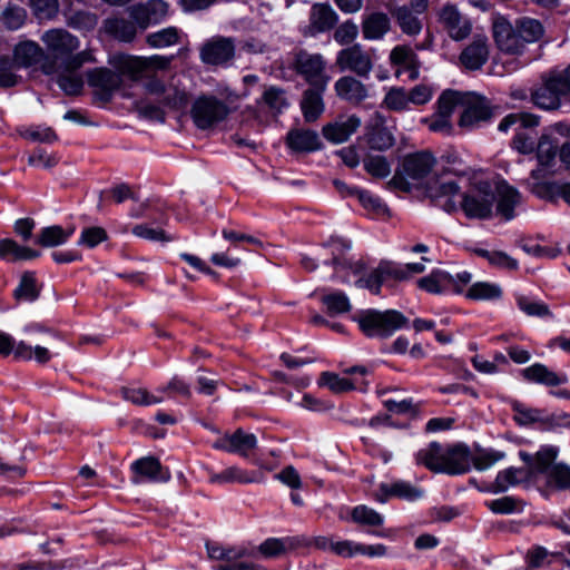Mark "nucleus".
I'll return each mask as SVG.
<instances>
[{
  "instance_id": "nucleus-31",
  "label": "nucleus",
  "mask_w": 570,
  "mask_h": 570,
  "mask_svg": "<svg viewBox=\"0 0 570 570\" xmlns=\"http://www.w3.org/2000/svg\"><path fill=\"white\" fill-rule=\"evenodd\" d=\"M497 191L499 197L497 206L498 213L502 215L507 220L512 219L514 217L513 209L521 202L520 193L505 183L499 184Z\"/></svg>"
},
{
  "instance_id": "nucleus-19",
  "label": "nucleus",
  "mask_w": 570,
  "mask_h": 570,
  "mask_svg": "<svg viewBox=\"0 0 570 570\" xmlns=\"http://www.w3.org/2000/svg\"><path fill=\"white\" fill-rule=\"evenodd\" d=\"M540 451L552 452L551 459L547 461L542 471H538V475L546 476V484L557 490L570 489V466L564 463H554L558 456V449L554 446H546Z\"/></svg>"
},
{
  "instance_id": "nucleus-27",
  "label": "nucleus",
  "mask_w": 570,
  "mask_h": 570,
  "mask_svg": "<svg viewBox=\"0 0 570 570\" xmlns=\"http://www.w3.org/2000/svg\"><path fill=\"white\" fill-rule=\"evenodd\" d=\"M391 29V20L384 12L375 11L364 16L362 33L366 40H380Z\"/></svg>"
},
{
  "instance_id": "nucleus-48",
  "label": "nucleus",
  "mask_w": 570,
  "mask_h": 570,
  "mask_svg": "<svg viewBox=\"0 0 570 570\" xmlns=\"http://www.w3.org/2000/svg\"><path fill=\"white\" fill-rule=\"evenodd\" d=\"M258 481L256 475H249L245 471L230 466L220 473L212 475L210 482L223 483V482H239V483H252Z\"/></svg>"
},
{
  "instance_id": "nucleus-38",
  "label": "nucleus",
  "mask_w": 570,
  "mask_h": 570,
  "mask_svg": "<svg viewBox=\"0 0 570 570\" xmlns=\"http://www.w3.org/2000/svg\"><path fill=\"white\" fill-rule=\"evenodd\" d=\"M206 548L210 559L223 560L226 562L225 564L254 556L253 551L246 548L224 547L217 543H207Z\"/></svg>"
},
{
  "instance_id": "nucleus-21",
  "label": "nucleus",
  "mask_w": 570,
  "mask_h": 570,
  "mask_svg": "<svg viewBox=\"0 0 570 570\" xmlns=\"http://www.w3.org/2000/svg\"><path fill=\"white\" fill-rule=\"evenodd\" d=\"M338 17L327 3H314L309 12V23L304 29V36L313 37L330 31L337 23Z\"/></svg>"
},
{
  "instance_id": "nucleus-2",
  "label": "nucleus",
  "mask_w": 570,
  "mask_h": 570,
  "mask_svg": "<svg viewBox=\"0 0 570 570\" xmlns=\"http://www.w3.org/2000/svg\"><path fill=\"white\" fill-rule=\"evenodd\" d=\"M416 461L433 472L460 474L470 468V451L463 444L444 449L438 442H432L428 448L419 451Z\"/></svg>"
},
{
  "instance_id": "nucleus-63",
  "label": "nucleus",
  "mask_w": 570,
  "mask_h": 570,
  "mask_svg": "<svg viewBox=\"0 0 570 570\" xmlns=\"http://www.w3.org/2000/svg\"><path fill=\"white\" fill-rule=\"evenodd\" d=\"M258 552L265 558L279 557L286 552V541L276 538L267 539L259 544Z\"/></svg>"
},
{
  "instance_id": "nucleus-22",
  "label": "nucleus",
  "mask_w": 570,
  "mask_h": 570,
  "mask_svg": "<svg viewBox=\"0 0 570 570\" xmlns=\"http://www.w3.org/2000/svg\"><path fill=\"white\" fill-rule=\"evenodd\" d=\"M489 59L488 39L476 36L473 41L466 46L461 55V63L469 70H479Z\"/></svg>"
},
{
  "instance_id": "nucleus-15",
  "label": "nucleus",
  "mask_w": 570,
  "mask_h": 570,
  "mask_svg": "<svg viewBox=\"0 0 570 570\" xmlns=\"http://www.w3.org/2000/svg\"><path fill=\"white\" fill-rule=\"evenodd\" d=\"M120 75H122L120 71L117 73L108 68H94L87 72L88 85L94 89V95L99 101L106 104L111 100L122 83Z\"/></svg>"
},
{
  "instance_id": "nucleus-64",
  "label": "nucleus",
  "mask_w": 570,
  "mask_h": 570,
  "mask_svg": "<svg viewBox=\"0 0 570 570\" xmlns=\"http://www.w3.org/2000/svg\"><path fill=\"white\" fill-rule=\"evenodd\" d=\"M106 239H107L106 230L102 227L94 226V227L85 228L81 232L79 245H85L87 247L92 248Z\"/></svg>"
},
{
  "instance_id": "nucleus-8",
  "label": "nucleus",
  "mask_w": 570,
  "mask_h": 570,
  "mask_svg": "<svg viewBox=\"0 0 570 570\" xmlns=\"http://www.w3.org/2000/svg\"><path fill=\"white\" fill-rule=\"evenodd\" d=\"M493 203L491 185L482 181L463 195L461 207L468 218L485 219L492 214Z\"/></svg>"
},
{
  "instance_id": "nucleus-47",
  "label": "nucleus",
  "mask_w": 570,
  "mask_h": 570,
  "mask_svg": "<svg viewBox=\"0 0 570 570\" xmlns=\"http://www.w3.org/2000/svg\"><path fill=\"white\" fill-rule=\"evenodd\" d=\"M363 165L366 173L374 178H385L391 174L390 163L381 155H366Z\"/></svg>"
},
{
  "instance_id": "nucleus-40",
  "label": "nucleus",
  "mask_w": 570,
  "mask_h": 570,
  "mask_svg": "<svg viewBox=\"0 0 570 570\" xmlns=\"http://www.w3.org/2000/svg\"><path fill=\"white\" fill-rule=\"evenodd\" d=\"M65 16L67 26L77 30L90 31L98 23L97 14L87 10H69Z\"/></svg>"
},
{
  "instance_id": "nucleus-33",
  "label": "nucleus",
  "mask_w": 570,
  "mask_h": 570,
  "mask_svg": "<svg viewBox=\"0 0 570 570\" xmlns=\"http://www.w3.org/2000/svg\"><path fill=\"white\" fill-rule=\"evenodd\" d=\"M42 58V48L33 41H23L14 47L13 61L18 68L33 66L41 61Z\"/></svg>"
},
{
  "instance_id": "nucleus-9",
  "label": "nucleus",
  "mask_w": 570,
  "mask_h": 570,
  "mask_svg": "<svg viewBox=\"0 0 570 570\" xmlns=\"http://www.w3.org/2000/svg\"><path fill=\"white\" fill-rule=\"evenodd\" d=\"M569 95L562 75L551 72L542 83L532 91L531 98L535 106L546 110H556L561 106V97Z\"/></svg>"
},
{
  "instance_id": "nucleus-34",
  "label": "nucleus",
  "mask_w": 570,
  "mask_h": 570,
  "mask_svg": "<svg viewBox=\"0 0 570 570\" xmlns=\"http://www.w3.org/2000/svg\"><path fill=\"white\" fill-rule=\"evenodd\" d=\"M525 380L544 384L547 386H558L566 382L564 376L558 375L556 372L550 371L546 365L537 363L522 371Z\"/></svg>"
},
{
  "instance_id": "nucleus-61",
  "label": "nucleus",
  "mask_w": 570,
  "mask_h": 570,
  "mask_svg": "<svg viewBox=\"0 0 570 570\" xmlns=\"http://www.w3.org/2000/svg\"><path fill=\"white\" fill-rule=\"evenodd\" d=\"M20 135L24 139L43 144H51L56 141L58 138L56 132L51 128L41 127L27 128L24 130H21Z\"/></svg>"
},
{
  "instance_id": "nucleus-20",
  "label": "nucleus",
  "mask_w": 570,
  "mask_h": 570,
  "mask_svg": "<svg viewBox=\"0 0 570 570\" xmlns=\"http://www.w3.org/2000/svg\"><path fill=\"white\" fill-rule=\"evenodd\" d=\"M364 138L367 146L377 151H385L395 144V138L385 126V118L380 112H376L366 126Z\"/></svg>"
},
{
  "instance_id": "nucleus-50",
  "label": "nucleus",
  "mask_w": 570,
  "mask_h": 570,
  "mask_svg": "<svg viewBox=\"0 0 570 570\" xmlns=\"http://www.w3.org/2000/svg\"><path fill=\"white\" fill-rule=\"evenodd\" d=\"M464 94L453 90L444 91L438 100L436 114L450 118L458 105L463 104Z\"/></svg>"
},
{
  "instance_id": "nucleus-6",
  "label": "nucleus",
  "mask_w": 570,
  "mask_h": 570,
  "mask_svg": "<svg viewBox=\"0 0 570 570\" xmlns=\"http://www.w3.org/2000/svg\"><path fill=\"white\" fill-rule=\"evenodd\" d=\"M354 320L361 331L368 337H390L395 331L407 325L409 320L399 311L366 309L360 312Z\"/></svg>"
},
{
  "instance_id": "nucleus-10",
  "label": "nucleus",
  "mask_w": 570,
  "mask_h": 570,
  "mask_svg": "<svg viewBox=\"0 0 570 570\" xmlns=\"http://www.w3.org/2000/svg\"><path fill=\"white\" fill-rule=\"evenodd\" d=\"M228 114L227 105L213 96L199 97L191 108V117L199 129L212 128L223 121Z\"/></svg>"
},
{
  "instance_id": "nucleus-58",
  "label": "nucleus",
  "mask_w": 570,
  "mask_h": 570,
  "mask_svg": "<svg viewBox=\"0 0 570 570\" xmlns=\"http://www.w3.org/2000/svg\"><path fill=\"white\" fill-rule=\"evenodd\" d=\"M557 156V146H554L548 136L539 139L537 147V158L541 166L550 167Z\"/></svg>"
},
{
  "instance_id": "nucleus-14",
  "label": "nucleus",
  "mask_w": 570,
  "mask_h": 570,
  "mask_svg": "<svg viewBox=\"0 0 570 570\" xmlns=\"http://www.w3.org/2000/svg\"><path fill=\"white\" fill-rule=\"evenodd\" d=\"M462 106L464 110L459 120L461 128L472 129L481 122L490 120L493 116L490 101L473 92L464 94Z\"/></svg>"
},
{
  "instance_id": "nucleus-35",
  "label": "nucleus",
  "mask_w": 570,
  "mask_h": 570,
  "mask_svg": "<svg viewBox=\"0 0 570 570\" xmlns=\"http://www.w3.org/2000/svg\"><path fill=\"white\" fill-rule=\"evenodd\" d=\"M257 105L267 108L268 114L275 118L288 106L286 91L278 87H268L264 90Z\"/></svg>"
},
{
  "instance_id": "nucleus-18",
  "label": "nucleus",
  "mask_w": 570,
  "mask_h": 570,
  "mask_svg": "<svg viewBox=\"0 0 570 570\" xmlns=\"http://www.w3.org/2000/svg\"><path fill=\"white\" fill-rule=\"evenodd\" d=\"M128 13L140 30H146L150 24L160 22L168 14V3L164 0H148L145 3L131 6Z\"/></svg>"
},
{
  "instance_id": "nucleus-7",
  "label": "nucleus",
  "mask_w": 570,
  "mask_h": 570,
  "mask_svg": "<svg viewBox=\"0 0 570 570\" xmlns=\"http://www.w3.org/2000/svg\"><path fill=\"white\" fill-rule=\"evenodd\" d=\"M292 60V69L301 76L309 86L326 88L330 76L326 73V61L321 53H313L306 49H295Z\"/></svg>"
},
{
  "instance_id": "nucleus-16",
  "label": "nucleus",
  "mask_w": 570,
  "mask_h": 570,
  "mask_svg": "<svg viewBox=\"0 0 570 570\" xmlns=\"http://www.w3.org/2000/svg\"><path fill=\"white\" fill-rule=\"evenodd\" d=\"M493 38L497 47L509 55H521L524 51V45L519 37L517 23L512 24L508 19L498 16L492 22Z\"/></svg>"
},
{
  "instance_id": "nucleus-28",
  "label": "nucleus",
  "mask_w": 570,
  "mask_h": 570,
  "mask_svg": "<svg viewBox=\"0 0 570 570\" xmlns=\"http://www.w3.org/2000/svg\"><path fill=\"white\" fill-rule=\"evenodd\" d=\"M287 146L297 153H311L321 148L322 142L316 131L292 129L286 137Z\"/></svg>"
},
{
  "instance_id": "nucleus-49",
  "label": "nucleus",
  "mask_w": 570,
  "mask_h": 570,
  "mask_svg": "<svg viewBox=\"0 0 570 570\" xmlns=\"http://www.w3.org/2000/svg\"><path fill=\"white\" fill-rule=\"evenodd\" d=\"M382 106L392 111H402L409 108L407 91L393 87L386 92Z\"/></svg>"
},
{
  "instance_id": "nucleus-26",
  "label": "nucleus",
  "mask_w": 570,
  "mask_h": 570,
  "mask_svg": "<svg viewBox=\"0 0 570 570\" xmlns=\"http://www.w3.org/2000/svg\"><path fill=\"white\" fill-rule=\"evenodd\" d=\"M334 88L340 98L352 104H360L368 96L366 86L352 76L340 78Z\"/></svg>"
},
{
  "instance_id": "nucleus-57",
  "label": "nucleus",
  "mask_w": 570,
  "mask_h": 570,
  "mask_svg": "<svg viewBox=\"0 0 570 570\" xmlns=\"http://www.w3.org/2000/svg\"><path fill=\"white\" fill-rule=\"evenodd\" d=\"M322 302L326 306L327 313L331 315L346 313L351 309L350 301L343 293L325 295Z\"/></svg>"
},
{
  "instance_id": "nucleus-23",
  "label": "nucleus",
  "mask_w": 570,
  "mask_h": 570,
  "mask_svg": "<svg viewBox=\"0 0 570 570\" xmlns=\"http://www.w3.org/2000/svg\"><path fill=\"white\" fill-rule=\"evenodd\" d=\"M361 126V119L355 116L340 118L323 127V136L331 142L341 144L346 141Z\"/></svg>"
},
{
  "instance_id": "nucleus-53",
  "label": "nucleus",
  "mask_w": 570,
  "mask_h": 570,
  "mask_svg": "<svg viewBox=\"0 0 570 570\" xmlns=\"http://www.w3.org/2000/svg\"><path fill=\"white\" fill-rule=\"evenodd\" d=\"M351 517L354 522L362 525L379 527L383 523L381 514L365 505L355 507Z\"/></svg>"
},
{
  "instance_id": "nucleus-30",
  "label": "nucleus",
  "mask_w": 570,
  "mask_h": 570,
  "mask_svg": "<svg viewBox=\"0 0 570 570\" xmlns=\"http://www.w3.org/2000/svg\"><path fill=\"white\" fill-rule=\"evenodd\" d=\"M131 470L138 476H144L153 481H168L170 473L163 472V466L159 460L155 456H146L135 461L131 464Z\"/></svg>"
},
{
  "instance_id": "nucleus-11",
  "label": "nucleus",
  "mask_w": 570,
  "mask_h": 570,
  "mask_svg": "<svg viewBox=\"0 0 570 570\" xmlns=\"http://www.w3.org/2000/svg\"><path fill=\"white\" fill-rule=\"evenodd\" d=\"M438 22L454 41H462L472 33V21L463 14L456 4L445 3L436 13Z\"/></svg>"
},
{
  "instance_id": "nucleus-41",
  "label": "nucleus",
  "mask_w": 570,
  "mask_h": 570,
  "mask_svg": "<svg viewBox=\"0 0 570 570\" xmlns=\"http://www.w3.org/2000/svg\"><path fill=\"white\" fill-rule=\"evenodd\" d=\"M72 230H65L61 226L55 225L45 227L38 234L35 243L42 247H55L65 244Z\"/></svg>"
},
{
  "instance_id": "nucleus-56",
  "label": "nucleus",
  "mask_w": 570,
  "mask_h": 570,
  "mask_svg": "<svg viewBox=\"0 0 570 570\" xmlns=\"http://www.w3.org/2000/svg\"><path fill=\"white\" fill-rule=\"evenodd\" d=\"M321 383L326 385L334 393H343L355 389L351 380L340 377L337 374L331 372L322 373Z\"/></svg>"
},
{
  "instance_id": "nucleus-12",
  "label": "nucleus",
  "mask_w": 570,
  "mask_h": 570,
  "mask_svg": "<svg viewBox=\"0 0 570 570\" xmlns=\"http://www.w3.org/2000/svg\"><path fill=\"white\" fill-rule=\"evenodd\" d=\"M335 63L342 71H351L361 78H367L374 68L372 53L360 43L342 49Z\"/></svg>"
},
{
  "instance_id": "nucleus-36",
  "label": "nucleus",
  "mask_w": 570,
  "mask_h": 570,
  "mask_svg": "<svg viewBox=\"0 0 570 570\" xmlns=\"http://www.w3.org/2000/svg\"><path fill=\"white\" fill-rule=\"evenodd\" d=\"M395 18L400 29L407 36H416L422 30V21L412 12L407 6H400L390 10Z\"/></svg>"
},
{
  "instance_id": "nucleus-62",
  "label": "nucleus",
  "mask_w": 570,
  "mask_h": 570,
  "mask_svg": "<svg viewBox=\"0 0 570 570\" xmlns=\"http://www.w3.org/2000/svg\"><path fill=\"white\" fill-rule=\"evenodd\" d=\"M132 234L137 237L154 240V242H169L170 237L166 235L161 228H153L146 224L136 225L132 228Z\"/></svg>"
},
{
  "instance_id": "nucleus-25",
  "label": "nucleus",
  "mask_w": 570,
  "mask_h": 570,
  "mask_svg": "<svg viewBox=\"0 0 570 570\" xmlns=\"http://www.w3.org/2000/svg\"><path fill=\"white\" fill-rule=\"evenodd\" d=\"M326 88L320 86H309L304 92L301 101V108L304 119L313 122L320 118L324 111L323 94Z\"/></svg>"
},
{
  "instance_id": "nucleus-13",
  "label": "nucleus",
  "mask_w": 570,
  "mask_h": 570,
  "mask_svg": "<svg viewBox=\"0 0 570 570\" xmlns=\"http://www.w3.org/2000/svg\"><path fill=\"white\" fill-rule=\"evenodd\" d=\"M236 53L235 39L215 36L206 40L199 48V58L208 66H226L230 63Z\"/></svg>"
},
{
  "instance_id": "nucleus-39",
  "label": "nucleus",
  "mask_w": 570,
  "mask_h": 570,
  "mask_svg": "<svg viewBox=\"0 0 570 570\" xmlns=\"http://www.w3.org/2000/svg\"><path fill=\"white\" fill-rule=\"evenodd\" d=\"M519 29V37L522 39L523 45L539 41L544 35L542 23L533 18L523 17L515 21Z\"/></svg>"
},
{
  "instance_id": "nucleus-4",
  "label": "nucleus",
  "mask_w": 570,
  "mask_h": 570,
  "mask_svg": "<svg viewBox=\"0 0 570 570\" xmlns=\"http://www.w3.org/2000/svg\"><path fill=\"white\" fill-rule=\"evenodd\" d=\"M41 41L51 59L46 60L41 66L46 75H52L60 69L66 70L69 57L79 48L78 38L61 28L46 31L41 36Z\"/></svg>"
},
{
  "instance_id": "nucleus-1",
  "label": "nucleus",
  "mask_w": 570,
  "mask_h": 570,
  "mask_svg": "<svg viewBox=\"0 0 570 570\" xmlns=\"http://www.w3.org/2000/svg\"><path fill=\"white\" fill-rule=\"evenodd\" d=\"M173 60L174 56H119L115 60V67L134 81L145 79L144 86L149 95L155 96L159 104L178 109L187 104L185 91L175 86H165L155 75L156 71L167 70Z\"/></svg>"
},
{
  "instance_id": "nucleus-24",
  "label": "nucleus",
  "mask_w": 570,
  "mask_h": 570,
  "mask_svg": "<svg viewBox=\"0 0 570 570\" xmlns=\"http://www.w3.org/2000/svg\"><path fill=\"white\" fill-rule=\"evenodd\" d=\"M417 286L431 294H442L450 286H453L456 293L462 292V287L456 284V279L448 272L435 269L430 275L421 277L417 281Z\"/></svg>"
},
{
  "instance_id": "nucleus-37",
  "label": "nucleus",
  "mask_w": 570,
  "mask_h": 570,
  "mask_svg": "<svg viewBox=\"0 0 570 570\" xmlns=\"http://www.w3.org/2000/svg\"><path fill=\"white\" fill-rule=\"evenodd\" d=\"M390 497L415 499L421 497V491L406 482L400 481L391 485L381 484L380 491L374 494L375 500L380 502H385Z\"/></svg>"
},
{
  "instance_id": "nucleus-3",
  "label": "nucleus",
  "mask_w": 570,
  "mask_h": 570,
  "mask_svg": "<svg viewBox=\"0 0 570 570\" xmlns=\"http://www.w3.org/2000/svg\"><path fill=\"white\" fill-rule=\"evenodd\" d=\"M554 453L538 451L535 454H529L521 451L519 453L521 460L525 463L524 468H508L500 471L487 490L493 493H502L508 491L510 487L528 483L537 480L538 471H542L548 460Z\"/></svg>"
},
{
  "instance_id": "nucleus-44",
  "label": "nucleus",
  "mask_w": 570,
  "mask_h": 570,
  "mask_svg": "<svg viewBox=\"0 0 570 570\" xmlns=\"http://www.w3.org/2000/svg\"><path fill=\"white\" fill-rule=\"evenodd\" d=\"M180 40L179 30L176 27H168L159 31L149 33L146 37L148 46L155 49H161L178 43Z\"/></svg>"
},
{
  "instance_id": "nucleus-51",
  "label": "nucleus",
  "mask_w": 570,
  "mask_h": 570,
  "mask_svg": "<svg viewBox=\"0 0 570 570\" xmlns=\"http://www.w3.org/2000/svg\"><path fill=\"white\" fill-rule=\"evenodd\" d=\"M17 65L8 56H0V87L10 88L19 83L21 77L14 70Z\"/></svg>"
},
{
  "instance_id": "nucleus-46",
  "label": "nucleus",
  "mask_w": 570,
  "mask_h": 570,
  "mask_svg": "<svg viewBox=\"0 0 570 570\" xmlns=\"http://www.w3.org/2000/svg\"><path fill=\"white\" fill-rule=\"evenodd\" d=\"M357 199L362 207L370 214L381 217H390L389 207L368 190L361 189Z\"/></svg>"
},
{
  "instance_id": "nucleus-5",
  "label": "nucleus",
  "mask_w": 570,
  "mask_h": 570,
  "mask_svg": "<svg viewBox=\"0 0 570 570\" xmlns=\"http://www.w3.org/2000/svg\"><path fill=\"white\" fill-rule=\"evenodd\" d=\"M435 166V158L429 151H417L406 155L400 168L395 171L389 185L410 191L412 186L419 185Z\"/></svg>"
},
{
  "instance_id": "nucleus-55",
  "label": "nucleus",
  "mask_w": 570,
  "mask_h": 570,
  "mask_svg": "<svg viewBox=\"0 0 570 570\" xmlns=\"http://www.w3.org/2000/svg\"><path fill=\"white\" fill-rule=\"evenodd\" d=\"M514 420L520 425H528L531 423H540L543 426V412L538 409H527L519 403L513 404Z\"/></svg>"
},
{
  "instance_id": "nucleus-45",
  "label": "nucleus",
  "mask_w": 570,
  "mask_h": 570,
  "mask_svg": "<svg viewBox=\"0 0 570 570\" xmlns=\"http://www.w3.org/2000/svg\"><path fill=\"white\" fill-rule=\"evenodd\" d=\"M120 393L126 401L139 406H147L163 402V397L150 394L146 389L142 387L124 386L121 387Z\"/></svg>"
},
{
  "instance_id": "nucleus-43",
  "label": "nucleus",
  "mask_w": 570,
  "mask_h": 570,
  "mask_svg": "<svg viewBox=\"0 0 570 570\" xmlns=\"http://www.w3.org/2000/svg\"><path fill=\"white\" fill-rule=\"evenodd\" d=\"M39 295L40 286H38L33 273H23L19 286L13 292L14 298L18 301L33 302L39 297Z\"/></svg>"
},
{
  "instance_id": "nucleus-17",
  "label": "nucleus",
  "mask_w": 570,
  "mask_h": 570,
  "mask_svg": "<svg viewBox=\"0 0 570 570\" xmlns=\"http://www.w3.org/2000/svg\"><path fill=\"white\" fill-rule=\"evenodd\" d=\"M256 446V436L242 429H237L234 433H225L213 444L216 450L235 453L242 458H249Z\"/></svg>"
},
{
  "instance_id": "nucleus-59",
  "label": "nucleus",
  "mask_w": 570,
  "mask_h": 570,
  "mask_svg": "<svg viewBox=\"0 0 570 570\" xmlns=\"http://www.w3.org/2000/svg\"><path fill=\"white\" fill-rule=\"evenodd\" d=\"M529 188L535 196L549 202H554L559 197L560 185L554 181L529 183Z\"/></svg>"
},
{
  "instance_id": "nucleus-42",
  "label": "nucleus",
  "mask_w": 570,
  "mask_h": 570,
  "mask_svg": "<svg viewBox=\"0 0 570 570\" xmlns=\"http://www.w3.org/2000/svg\"><path fill=\"white\" fill-rule=\"evenodd\" d=\"M465 296L473 301H493L502 296V289L493 283L476 282L469 287Z\"/></svg>"
},
{
  "instance_id": "nucleus-52",
  "label": "nucleus",
  "mask_w": 570,
  "mask_h": 570,
  "mask_svg": "<svg viewBox=\"0 0 570 570\" xmlns=\"http://www.w3.org/2000/svg\"><path fill=\"white\" fill-rule=\"evenodd\" d=\"M58 76L57 82L59 87L65 91L66 95L77 96L83 88V81L81 77L73 73V71H66Z\"/></svg>"
},
{
  "instance_id": "nucleus-60",
  "label": "nucleus",
  "mask_w": 570,
  "mask_h": 570,
  "mask_svg": "<svg viewBox=\"0 0 570 570\" xmlns=\"http://www.w3.org/2000/svg\"><path fill=\"white\" fill-rule=\"evenodd\" d=\"M358 35V27L351 20L341 23L334 31V40L341 45H351Z\"/></svg>"
},
{
  "instance_id": "nucleus-54",
  "label": "nucleus",
  "mask_w": 570,
  "mask_h": 570,
  "mask_svg": "<svg viewBox=\"0 0 570 570\" xmlns=\"http://www.w3.org/2000/svg\"><path fill=\"white\" fill-rule=\"evenodd\" d=\"M30 7L33 14L39 20H50L58 14V0H30Z\"/></svg>"
},
{
  "instance_id": "nucleus-29",
  "label": "nucleus",
  "mask_w": 570,
  "mask_h": 570,
  "mask_svg": "<svg viewBox=\"0 0 570 570\" xmlns=\"http://www.w3.org/2000/svg\"><path fill=\"white\" fill-rule=\"evenodd\" d=\"M40 256V252L27 246L19 245L14 239H0V259L8 262H20L35 259Z\"/></svg>"
},
{
  "instance_id": "nucleus-32",
  "label": "nucleus",
  "mask_w": 570,
  "mask_h": 570,
  "mask_svg": "<svg viewBox=\"0 0 570 570\" xmlns=\"http://www.w3.org/2000/svg\"><path fill=\"white\" fill-rule=\"evenodd\" d=\"M104 24L106 32L124 42H131L136 38L139 28L132 19L128 20L120 17L109 18L105 20Z\"/></svg>"
}]
</instances>
